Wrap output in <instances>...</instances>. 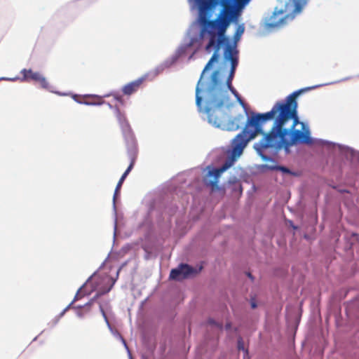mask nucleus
Instances as JSON below:
<instances>
[{"label": "nucleus", "instance_id": "1", "mask_svg": "<svg viewBox=\"0 0 359 359\" xmlns=\"http://www.w3.org/2000/svg\"><path fill=\"white\" fill-rule=\"evenodd\" d=\"M251 0H188L198 17L189 27L184 43L181 44L165 65H172L189 48L194 54L205 46L214 53L203 69L196 88V104L204 119L212 126L237 130L245 121V104L232 81L236 68L235 48L228 46L224 34L237 22Z\"/></svg>", "mask_w": 359, "mask_h": 359}, {"label": "nucleus", "instance_id": "2", "mask_svg": "<svg viewBox=\"0 0 359 359\" xmlns=\"http://www.w3.org/2000/svg\"><path fill=\"white\" fill-rule=\"evenodd\" d=\"M321 86H313L296 91L285 100L277 102L268 112L252 113L243 130L231 140V149L226 163L231 166L241 157L248 142L257 135L264 134L263 126L271 120H274V123L270 133L254 145L262 159H265L263 151L267 148L284 149L288 152L289 147L297 143H311L308 127L298 120L296 97L303 92Z\"/></svg>", "mask_w": 359, "mask_h": 359}, {"label": "nucleus", "instance_id": "3", "mask_svg": "<svg viewBox=\"0 0 359 359\" xmlns=\"http://www.w3.org/2000/svg\"><path fill=\"white\" fill-rule=\"evenodd\" d=\"M282 4L276 7L273 14L266 20V25L269 27H280L288 21L294 19L296 15L300 13L307 4V0H278Z\"/></svg>", "mask_w": 359, "mask_h": 359}, {"label": "nucleus", "instance_id": "4", "mask_svg": "<svg viewBox=\"0 0 359 359\" xmlns=\"http://www.w3.org/2000/svg\"><path fill=\"white\" fill-rule=\"evenodd\" d=\"M21 74L23 75V77L20 79L21 81H34L38 83L42 88L46 89L51 93L60 96L69 95L68 93L54 91L53 86L48 82L46 78L39 72H33L32 69H23L21 70Z\"/></svg>", "mask_w": 359, "mask_h": 359}, {"label": "nucleus", "instance_id": "5", "mask_svg": "<svg viewBox=\"0 0 359 359\" xmlns=\"http://www.w3.org/2000/svg\"><path fill=\"white\" fill-rule=\"evenodd\" d=\"M230 167L231 165H229L226 163L220 168L210 166L207 167L206 169L204 170V182L205 184L210 186L212 190L218 189V180L221 174Z\"/></svg>", "mask_w": 359, "mask_h": 359}, {"label": "nucleus", "instance_id": "6", "mask_svg": "<svg viewBox=\"0 0 359 359\" xmlns=\"http://www.w3.org/2000/svg\"><path fill=\"white\" fill-rule=\"evenodd\" d=\"M319 143L323 147L333 148L334 150L341 152L347 158H349L353 161H359V151H355L348 147L336 144L331 142L325 140H320Z\"/></svg>", "mask_w": 359, "mask_h": 359}, {"label": "nucleus", "instance_id": "7", "mask_svg": "<svg viewBox=\"0 0 359 359\" xmlns=\"http://www.w3.org/2000/svg\"><path fill=\"white\" fill-rule=\"evenodd\" d=\"M197 271L187 264H182L171 271L170 278L174 280H182L196 273Z\"/></svg>", "mask_w": 359, "mask_h": 359}, {"label": "nucleus", "instance_id": "8", "mask_svg": "<svg viewBox=\"0 0 359 359\" xmlns=\"http://www.w3.org/2000/svg\"><path fill=\"white\" fill-rule=\"evenodd\" d=\"M244 31H245L244 24H241L237 26L235 34L233 35V42L230 41L229 39L226 37V36H225L226 32L224 34V38L225 43L228 46H233V47L235 48V57H236V66L238 65V50L236 48V43L241 39V36L244 33Z\"/></svg>", "mask_w": 359, "mask_h": 359}, {"label": "nucleus", "instance_id": "9", "mask_svg": "<svg viewBox=\"0 0 359 359\" xmlns=\"http://www.w3.org/2000/svg\"><path fill=\"white\" fill-rule=\"evenodd\" d=\"M115 281V278L112 277L105 276L102 279L101 282L97 285L96 290H97L100 294L108 292L114 285Z\"/></svg>", "mask_w": 359, "mask_h": 359}, {"label": "nucleus", "instance_id": "10", "mask_svg": "<svg viewBox=\"0 0 359 359\" xmlns=\"http://www.w3.org/2000/svg\"><path fill=\"white\" fill-rule=\"evenodd\" d=\"M264 161L268 162L267 164L262 165L259 167V169L262 170H280L283 174H290V171L284 167H278L276 165V163L270 158H267L265 156V159H263Z\"/></svg>", "mask_w": 359, "mask_h": 359}, {"label": "nucleus", "instance_id": "11", "mask_svg": "<svg viewBox=\"0 0 359 359\" xmlns=\"http://www.w3.org/2000/svg\"><path fill=\"white\" fill-rule=\"evenodd\" d=\"M142 83L141 79L133 81L123 88V91L126 95H130L137 90Z\"/></svg>", "mask_w": 359, "mask_h": 359}, {"label": "nucleus", "instance_id": "12", "mask_svg": "<svg viewBox=\"0 0 359 359\" xmlns=\"http://www.w3.org/2000/svg\"><path fill=\"white\" fill-rule=\"evenodd\" d=\"M100 311H101V313H102V316H103V317H104V320H105V321H106V323H107V325L108 327L109 328V330L111 331V332H112L115 336H116L117 337H118V338L122 341V342L123 343V344H124L125 347H126V348H128V347H127V346H126V344L125 340H124V339H123L120 336V334H119L118 333L114 332L112 330V329H111V326H110V325H109V321H108V320H107V316H106V313H105V311H104V308H103V306H102V305H100Z\"/></svg>", "mask_w": 359, "mask_h": 359}, {"label": "nucleus", "instance_id": "13", "mask_svg": "<svg viewBox=\"0 0 359 359\" xmlns=\"http://www.w3.org/2000/svg\"><path fill=\"white\" fill-rule=\"evenodd\" d=\"M83 98H92L93 100L90 103H97L96 105H100L103 104L102 97L96 95H85L82 97Z\"/></svg>", "mask_w": 359, "mask_h": 359}, {"label": "nucleus", "instance_id": "14", "mask_svg": "<svg viewBox=\"0 0 359 359\" xmlns=\"http://www.w3.org/2000/svg\"><path fill=\"white\" fill-rule=\"evenodd\" d=\"M123 181H124V180L120 179L119 182H118V184H117L116 190H115L114 196V202L115 201L116 197L118 194L119 189H121V187Z\"/></svg>", "mask_w": 359, "mask_h": 359}, {"label": "nucleus", "instance_id": "15", "mask_svg": "<svg viewBox=\"0 0 359 359\" xmlns=\"http://www.w3.org/2000/svg\"><path fill=\"white\" fill-rule=\"evenodd\" d=\"M97 279L96 276H93L90 280H88L83 286V289H86L88 286L91 285Z\"/></svg>", "mask_w": 359, "mask_h": 359}, {"label": "nucleus", "instance_id": "16", "mask_svg": "<svg viewBox=\"0 0 359 359\" xmlns=\"http://www.w3.org/2000/svg\"><path fill=\"white\" fill-rule=\"evenodd\" d=\"M133 163L132 162L130 163V165H129V167L128 168V169L125 171V172L123 174V175L121 176V179H123V180H125L126 177H127V175H128V173L130 172L132 168H133Z\"/></svg>", "mask_w": 359, "mask_h": 359}, {"label": "nucleus", "instance_id": "17", "mask_svg": "<svg viewBox=\"0 0 359 359\" xmlns=\"http://www.w3.org/2000/svg\"><path fill=\"white\" fill-rule=\"evenodd\" d=\"M133 163L132 162L130 163V165H129V167L128 168V169L125 171V172L123 174V175L121 176V179H123V180H125L126 177H127V175H128V173L130 172L132 168H133Z\"/></svg>", "mask_w": 359, "mask_h": 359}, {"label": "nucleus", "instance_id": "18", "mask_svg": "<svg viewBox=\"0 0 359 359\" xmlns=\"http://www.w3.org/2000/svg\"><path fill=\"white\" fill-rule=\"evenodd\" d=\"M133 163L132 162L130 163V165H129V167L128 168V169L125 171V172L123 174V175L121 176V179H123V180H125L126 177H127V175H128V173L130 172L132 168H133Z\"/></svg>", "mask_w": 359, "mask_h": 359}, {"label": "nucleus", "instance_id": "19", "mask_svg": "<svg viewBox=\"0 0 359 359\" xmlns=\"http://www.w3.org/2000/svg\"><path fill=\"white\" fill-rule=\"evenodd\" d=\"M133 163L132 162L130 163V165H129V167L128 168V169L125 171V172L123 174V175L121 176V179H123V180H125L126 177H127V175H128V173L130 172L132 168H133Z\"/></svg>", "mask_w": 359, "mask_h": 359}, {"label": "nucleus", "instance_id": "20", "mask_svg": "<svg viewBox=\"0 0 359 359\" xmlns=\"http://www.w3.org/2000/svg\"><path fill=\"white\" fill-rule=\"evenodd\" d=\"M133 163L132 162L130 163V165H129V167L128 168V169L125 171V172L123 174V175L121 176V179H123V180H125L126 177H127V175H128V173L130 172L132 168H133Z\"/></svg>", "mask_w": 359, "mask_h": 359}, {"label": "nucleus", "instance_id": "21", "mask_svg": "<svg viewBox=\"0 0 359 359\" xmlns=\"http://www.w3.org/2000/svg\"><path fill=\"white\" fill-rule=\"evenodd\" d=\"M133 163L132 162L130 163V165H129V167L128 168V169L125 171V172L123 174V175L121 176V179H123V180H125L126 177H127V175H128V173L130 172L132 168H133Z\"/></svg>", "mask_w": 359, "mask_h": 359}, {"label": "nucleus", "instance_id": "22", "mask_svg": "<svg viewBox=\"0 0 359 359\" xmlns=\"http://www.w3.org/2000/svg\"><path fill=\"white\" fill-rule=\"evenodd\" d=\"M117 117H118V121H120V123H121L122 124L124 123L125 124L124 126L127 128L128 127V124L126 123H125V118H124V117L121 116L119 111L117 112Z\"/></svg>", "mask_w": 359, "mask_h": 359}, {"label": "nucleus", "instance_id": "23", "mask_svg": "<svg viewBox=\"0 0 359 359\" xmlns=\"http://www.w3.org/2000/svg\"><path fill=\"white\" fill-rule=\"evenodd\" d=\"M19 79L18 77H14V78H8V77H1L0 81L5 80V81H15Z\"/></svg>", "mask_w": 359, "mask_h": 359}, {"label": "nucleus", "instance_id": "24", "mask_svg": "<svg viewBox=\"0 0 359 359\" xmlns=\"http://www.w3.org/2000/svg\"><path fill=\"white\" fill-rule=\"evenodd\" d=\"M72 97L73 100H75L76 102H77L78 103H80V104L83 103L82 102L83 100H81L80 99H79V95H73Z\"/></svg>", "mask_w": 359, "mask_h": 359}, {"label": "nucleus", "instance_id": "25", "mask_svg": "<svg viewBox=\"0 0 359 359\" xmlns=\"http://www.w3.org/2000/svg\"><path fill=\"white\" fill-rule=\"evenodd\" d=\"M238 349L242 350L244 353H246V351L245 350L244 345L242 342L239 341L238 345Z\"/></svg>", "mask_w": 359, "mask_h": 359}, {"label": "nucleus", "instance_id": "26", "mask_svg": "<svg viewBox=\"0 0 359 359\" xmlns=\"http://www.w3.org/2000/svg\"><path fill=\"white\" fill-rule=\"evenodd\" d=\"M83 288H81L79 291H78V292L76 293V296H75V298H74V301L78 299L79 298H80L81 295L83 293Z\"/></svg>", "mask_w": 359, "mask_h": 359}, {"label": "nucleus", "instance_id": "27", "mask_svg": "<svg viewBox=\"0 0 359 359\" xmlns=\"http://www.w3.org/2000/svg\"><path fill=\"white\" fill-rule=\"evenodd\" d=\"M82 104H86V105H96L97 103H90V101H87V100H85V101H82Z\"/></svg>", "mask_w": 359, "mask_h": 359}, {"label": "nucleus", "instance_id": "28", "mask_svg": "<svg viewBox=\"0 0 359 359\" xmlns=\"http://www.w3.org/2000/svg\"><path fill=\"white\" fill-rule=\"evenodd\" d=\"M73 302H72L68 306H67V308L65 309V311H63V313H62V315H63V313L70 307V306L72 305Z\"/></svg>", "mask_w": 359, "mask_h": 359}, {"label": "nucleus", "instance_id": "29", "mask_svg": "<svg viewBox=\"0 0 359 359\" xmlns=\"http://www.w3.org/2000/svg\"><path fill=\"white\" fill-rule=\"evenodd\" d=\"M251 305H252V308H255L256 307V305H255V304L254 302H252Z\"/></svg>", "mask_w": 359, "mask_h": 359}, {"label": "nucleus", "instance_id": "30", "mask_svg": "<svg viewBox=\"0 0 359 359\" xmlns=\"http://www.w3.org/2000/svg\"><path fill=\"white\" fill-rule=\"evenodd\" d=\"M115 273H116V276H118V271H115Z\"/></svg>", "mask_w": 359, "mask_h": 359}]
</instances>
